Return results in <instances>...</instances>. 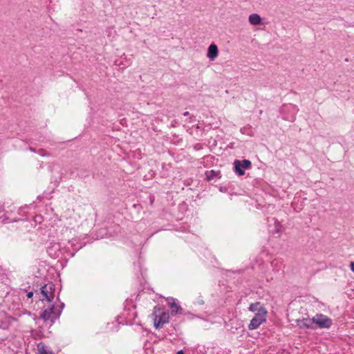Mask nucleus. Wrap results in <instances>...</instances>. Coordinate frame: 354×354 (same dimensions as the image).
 Segmentation results:
<instances>
[{"mask_svg": "<svg viewBox=\"0 0 354 354\" xmlns=\"http://www.w3.org/2000/svg\"><path fill=\"white\" fill-rule=\"evenodd\" d=\"M183 115L184 116H188L189 115V113L188 111H185L184 113H183Z\"/></svg>", "mask_w": 354, "mask_h": 354, "instance_id": "obj_20", "label": "nucleus"}, {"mask_svg": "<svg viewBox=\"0 0 354 354\" xmlns=\"http://www.w3.org/2000/svg\"><path fill=\"white\" fill-rule=\"evenodd\" d=\"M233 165L235 173L239 176H243L245 174V169H250L252 163L250 160L244 159L243 160H235Z\"/></svg>", "mask_w": 354, "mask_h": 354, "instance_id": "obj_4", "label": "nucleus"}, {"mask_svg": "<svg viewBox=\"0 0 354 354\" xmlns=\"http://www.w3.org/2000/svg\"><path fill=\"white\" fill-rule=\"evenodd\" d=\"M218 175V173L215 171H214V170H211V171H209L206 172L207 179L208 180H211L214 179Z\"/></svg>", "mask_w": 354, "mask_h": 354, "instance_id": "obj_16", "label": "nucleus"}, {"mask_svg": "<svg viewBox=\"0 0 354 354\" xmlns=\"http://www.w3.org/2000/svg\"><path fill=\"white\" fill-rule=\"evenodd\" d=\"M267 311L261 310L260 313H256L248 326L250 330L257 329L263 322L266 320Z\"/></svg>", "mask_w": 354, "mask_h": 354, "instance_id": "obj_5", "label": "nucleus"}, {"mask_svg": "<svg viewBox=\"0 0 354 354\" xmlns=\"http://www.w3.org/2000/svg\"><path fill=\"white\" fill-rule=\"evenodd\" d=\"M188 122H189V123L193 122V117L189 118V120L188 121Z\"/></svg>", "mask_w": 354, "mask_h": 354, "instance_id": "obj_21", "label": "nucleus"}, {"mask_svg": "<svg viewBox=\"0 0 354 354\" xmlns=\"http://www.w3.org/2000/svg\"><path fill=\"white\" fill-rule=\"evenodd\" d=\"M37 347L39 354H53L51 351L48 350L46 346L41 343H39Z\"/></svg>", "mask_w": 354, "mask_h": 354, "instance_id": "obj_14", "label": "nucleus"}, {"mask_svg": "<svg viewBox=\"0 0 354 354\" xmlns=\"http://www.w3.org/2000/svg\"><path fill=\"white\" fill-rule=\"evenodd\" d=\"M271 265L273 268V270H274L275 272H279L280 270H282V263L278 260H273L271 262Z\"/></svg>", "mask_w": 354, "mask_h": 354, "instance_id": "obj_15", "label": "nucleus"}, {"mask_svg": "<svg viewBox=\"0 0 354 354\" xmlns=\"http://www.w3.org/2000/svg\"><path fill=\"white\" fill-rule=\"evenodd\" d=\"M248 21L250 24L254 26L260 25L261 24V17L257 13L252 14L249 16Z\"/></svg>", "mask_w": 354, "mask_h": 354, "instance_id": "obj_11", "label": "nucleus"}, {"mask_svg": "<svg viewBox=\"0 0 354 354\" xmlns=\"http://www.w3.org/2000/svg\"><path fill=\"white\" fill-rule=\"evenodd\" d=\"M196 303L198 305H203L204 304V301L201 299V298H198L197 299V301H196Z\"/></svg>", "mask_w": 354, "mask_h": 354, "instance_id": "obj_17", "label": "nucleus"}, {"mask_svg": "<svg viewBox=\"0 0 354 354\" xmlns=\"http://www.w3.org/2000/svg\"><path fill=\"white\" fill-rule=\"evenodd\" d=\"M64 307V303H61L58 310L55 308L54 304L50 305L47 308L42 310L40 316L44 321L50 320L51 322H54L56 319L59 317Z\"/></svg>", "mask_w": 354, "mask_h": 354, "instance_id": "obj_1", "label": "nucleus"}, {"mask_svg": "<svg viewBox=\"0 0 354 354\" xmlns=\"http://www.w3.org/2000/svg\"><path fill=\"white\" fill-rule=\"evenodd\" d=\"M169 322V313L164 312L160 315H155L153 319V324L156 328H160L165 324Z\"/></svg>", "mask_w": 354, "mask_h": 354, "instance_id": "obj_7", "label": "nucleus"}, {"mask_svg": "<svg viewBox=\"0 0 354 354\" xmlns=\"http://www.w3.org/2000/svg\"><path fill=\"white\" fill-rule=\"evenodd\" d=\"M55 285L52 282H49L40 288V299L41 301L46 300L51 302L54 299Z\"/></svg>", "mask_w": 354, "mask_h": 354, "instance_id": "obj_3", "label": "nucleus"}, {"mask_svg": "<svg viewBox=\"0 0 354 354\" xmlns=\"http://www.w3.org/2000/svg\"><path fill=\"white\" fill-rule=\"evenodd\" d=\"M313 321L321 328H329L332 325V320L322 314L317 315L313 318Z\"/></svg>", "mask_w": 354, "mask_h": 354, "instance_id": "obj_6", "label": "nucleus"}, {"mask_svg": "<svg viewBox=\"0 0 354 354\" xmlns=\"http://www.w3.org/2000/svg\"><path fill=\"white\" fill-rule=\"evenodd\" d=\"M7 315L5 311L0 313V328L6 329L8 328Z\"/></svg>", "mask_w": 354, "mask_h": 354, "instance_id": "obj_13", "label": "nucleus"}, {"mask_svg": "<svg viewBox=\"0 0 354 354\" xmlns=\"http://www.w3.org/2000/svg\"><path fill=\"white\" fill-rule=\"evenodd\" d=\"M350 268H351V271L354 272V262L351 263Z\"/></svg>", "mask_w": 354, "mask_h": 354, "instance_id": "obj_18", "label": "nucleus"}, {"mask_svg": "<svg viewBox=\"0 0 354 354\" xmlns=\"http://www.w3.org/2000/svg\"><path fill=\"white\" fill-rule=\"evenodd\" d=\"M2 271V269L0 268V274H1Z\"/></svg>", "mask_w": 354, "mask_h": 354, "instance_id": "obj_23", "label": "nucleus"}, {"mask_svg": "<svg viewBox=\"0 0 354 354\" xmlns=\"http://www.w3.org/2000/svg\"><path fill=\"white\" fill-rule=\"evenodd\" d=\"M32 296H33V292H29L27 294V297H28V298H31Z\"/></svg>", "mask_w": 354, "mask_h": 354, "instance_id": "obj_19", "label": "nucleus"}, {"mask_svg": "<svg viewBox=\"0 0 354 354\" xmlns=\"http://www.w3.org/2000/svg\"><path fill=\"white\" fill-rule=\"evenodd\" d=\"M176 354H184L183 351H178Z\"/></svg>", "mask_w": 354, "mask_h": 354, "instance_id": "obj_22", "label": "nucleus"}, {"mask_svg": "<svg viewBox=\"0 0 354 354\" xmlns=\"http://www.w3.org/2000/svg\"><path fill=\"white\" fill-rule=\"evenodd\" d=\"M249 310L254 313H260L261 310H263V311H267L263 305L261 304L260 302L251 304L250 305Z\"/></svg>", "mask_w": 354, "mask_h": 354, "instance_id": "obj_12", "label": "nucleus"}, {"mask_svg": "<svg viewBox=\"0 0 354 354\" xmlns=\"http://www.w3.org/2000/svg\"><path fill=\"white\" fill-rule=\"evenodd\" d=\"M167 304L171 308L170 314L171 316L183 314L184 310L176 303L174 298L167 299Z\"/></svg>", "mask_w": 354, "mask_h": 354, "instance_id": "obj_8", "label": "nucleus"}, {"mask_svg": "<svg viewBox=\"0 0 354 354\" xmlns=\"http://www.w3.org/2000/svg\"><path fill=\"white\" fill-rule=\"evenodd\" d=\"M299 109L292 104H283L281 107V113L283 119L289 122H294Z\"/></svg>", "mask_w": 354, "mask_h": 354, "instance_id": "obj_2", "label": "nucleus"}, {"mask_svg": "<svg viewBox=\"0 0 354 354\" xmlns=\"http://www.w3.org/2000/svg\"><path fill=\"white\" fill-rule=\"evenodd\" d=\"M313 324H314L313 319L306 318L297 320V325L301 328H311Z\"/></svg>", "mask_w": 354, "mask_h": 354, "instance_id": "obj_10", "label": "nucleus"}, {"mask_svg": "<svg viewBox=\"0 0 354 354\" xmlns=\"http://www.w3.org/2000/svg\"><path fill=\"white\" fill-rule=\"evenodd\" d=\"M218 55V47L215 44H211L208 48L207 53V57L211 59L214 60Z\"/></svg>", "mask_w": 354, "mask_h": 354, "instance_id": "obj_9", "label": "nucleus"}]
</instances>
